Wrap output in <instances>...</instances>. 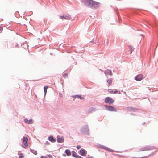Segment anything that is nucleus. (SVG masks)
<instances>
[{
  "label": "nucleus",
  "mask_w": 158,
  "mask_h": 158,
  "mask_svg": "<svg viewBox=\"0 0 158 158\" xmlns=\"http://www.w3.org/2000/svg\"><path fill=\"white\" fill-rule=\"evenodd\" d=\"M24 120V122L27 124H32L33 123V121L32 119L28 120L27 118H25Z\"/></svg>",
  "instance_id": "8"
},
{
  "label": "nucleus",
  "mask_w": 158,
  "mask_h": 158,
  "mask_svg": "<svg viewBox=\"0 0 158 158\" xmlns=\"http://www.w3.org/2000/svg\"><path fill=\"white\" fill-rule=\"evenodd\" d=\"M105 73L106 75H109L111 76L112 75V73L111 72V70H110L109 69L106 70L105 72Z\"/></svg>",
  "instance_id": "9"
},
{
  "label": "nucleus",
  "mask_w": 158,
  "mask_h": 158,
  "mask_svg": "<svg viewBox=\"0 0 158 158\" xmlns=\"http://www.w3.org/2000/svg\"><path fill=\"white\" fill-rule=\"evenodd\" d=\"M48 87L47 86H44V93H45V94H46V93H47V89H48Z\"/></svg>",
  "instance_id": "17"
},
{
  "label": "nucleus",
  "mask_w": 158,
  "mask_h": 158,
  "mask_svg": "<svg viewBox=\"0 0 158 158\" xmlns=\"http://www.w3.org/2000/svg\"><path fill=\"white\" fill-rule=\"evenodd\" d=\"M60 18L61 19H65L69 20L71 19V17L69 14L64 15L63 16H60Z\"/></svg>",
  "instance_id": "5"
},
{
  "label": "nucleus",
  "mask_w": 158,
  "mask_h": 158,
  "mask_svg": "<svg viewBox=\"0 0 158 158\" xmlns=\"http://www.w3.org/2000/svg\"><path fill=\"white\" fill-rule=\"evenodd\" d=\"M85 5L90 7H95L98 6V3L92 0H86L85 2Z\"/></svg>",
  "instance_id": "1"
},
{
  "label": "nucleus",
  "mask_w": 158,
  "mask_h": 158,
  "mask_svg": "<svg viewBox=\"0 0 158 158\" xmlns=\"http://www.w3.org/2000/svg\"><path fill=\"white\" fill-rule=\"evenodd\" d=\"M49 140L52 143H54L56 141L55 139L53 138L52 136H50L48 138Z\"/></svg>",
  "instance_id": "11"
},
{
  "label": "nucleus",
  "mask_w": 158,
  "mask_h": 158,
  "mask_svg": "<svg viewBox=\"0 0 158 158\" xmlns=\"http://www.w3.org/2000/svg\"><path fill=\"white\" fill-rule=\"evenodd\" d=\"M105 102L106 103L111 104L114 102V100L111 98L107 97L105 98Z\"/></svg>",
  "instance_id": "3"
},
{
  "label": "nucleus",
  "mask_w": 158,
  "mask_h": 158,
  "mask_svg": "<svg viewBox=\"0 0 158 158\" xmlns=\"http://www.w3.org/2000/svg\"><path fill=\"white\" fill-rule=\"evenodd\" d=\"M28 139L27 137H24L22 139L23 143L25 146H28Z\"/></svg>",
  "instance_id": "4"
},
{
  "label": "nucleus",
  "mask_w": 158,
  "mask_h": 158,
  "mask_svg": "<svg viewBox=\"0 0 158 158\" xmlns=\"http://www.w3.org/2000/svg\"><path fill=\"white\" fill-rule=\"evenodd\" d=\"M63 155L64 156H65V154H63Z\"/></svg>",
  "instance_id": "32"
},
{
  "label": "nucleus",
  "mask_w": 158,
  "mask_h": 158,
  "mask_svg": "<svg viewBox=\"0 0 158 158\" xmlns=\"http://www.w3.org/2000/svg\"><path fill=\"white\" fill-rule=\"evenodd\" d=\"M34 154L35 155H36L37 154V152L36 151H35L34 153Z\"/></svg>",
  "instance_id": "28"
},
{
  "label": "nucleus",
  "mask_w": 158,
  "mask_h": 158,
  "mask_svg": "<svg viewBox=\"0 0 158 158\" xmlns=\"http://www.w3.org/2000/svg\"><path fill=\"white\" fill-rule=\"evenodd\" d=\"M150 150V149L146 147V148H143L142 149V150H141L140 151H147V150Z\"/></svg>",
  "instance_id": "16"
},
{
  "label": "nucleus",
  "mask_w": 158,
  "mask_h": 158,
  "mask_svg": "<svg viewBox=\"0 0 158 158\" xmlns=\"http://www.w3.org/2000/svg\"><path fill=\"white\" fill-rule=\"evenodd\" d=\"M100 148L102 149H104V150H107V151H108L109 152H114V150L111 149H109L108 148H107L104 146H103V145L100 146Z\"/></svg>",
  "instance_id": "7"
},
{
  "label": "nucleus",
  "mask_w": 158,
  "mask_h": 158,
  "mask_svg": "<svg viewBox=\"0 0 158 158\" xmlns=\"http://www.w3.org/2000/svg\"><path fill=\"white\" fill-rule=\"evenodd\" d=\"M107 82L108 83V86H109L111 84L112 82V79L111 78L108 79L107 80Z\"/></svg>",
  "instance_id": "12"
},
{
  "label": "nucleus",
  "mask_w": 158,
  "mask_h": 158,
  "mask_svg": "<svg viewBox=\"0 0 158 158\" xmlns=\"http://www.w3.org/2000/svg\"><path fill=\"white\" fill-rule=\"evenodd\" d=\"M81 146H80V145H77V148L78 149H80V148H81Z\"/></svg>",
  "instance_id": "26"
},
{
  "label": "nucleus",
  "mask_w": 158,
  "mask_h": 158,
  "mask_svg": "<svg viewBox=\"0 0 158 158\" xmlns=\"http://www.w3.org/2000/svg\"><path fill=\"white\" fill-rule=\"evenodd\" d=\"M45 144L46 145H49L50 144V143L48 141H47L45 143Z\"/></svg>",
  "instance_id": "23"
},
{
  "label": "nucleus",
  "mask_w": 158,
  "mask_h": 158,
  "mask_svg": "<svg viewBox=\"0 0 158 158\" xmlns=\"http://www.w3.org/2000/svg\"><path fill=\"white\" fill-rule=\"evenodd\" d=\"M84 127H83L82 129H81V131L83 132V131L84 130Z\"/></svg>",
  "instance_id": "30"
},
{
  "label": "nucleus",
  "mask_w": 158,
  "mask_h": 158,
  "mask_svg": "<svg viewBox=\"0 0 158 158\" xmlns=\"http://www.w3.org/2000/svg\"><path fill=\"white\" fill-rule=\"evenodd\" d=\"M108 92L110 93H113V90L112 89H109L108 90Z\"/></svg>",
  "instance_id": "21"
},
{
  "label": "nucleus",
  "mask_w": 158,
  "mask_h": 158,
  "mask_svg": "<svg viewBox=\"0 0 158 158\" xmlns=\"http://www.w3.org/2000/svg\"><path fill=\"white\" fill-rule=\"evenodd\" d=\"M145 157H139V158H145Z\"/></svg>",
  "instance_id": "33"
},
{
  "label": "nucleus",
  "mask_w": 158,
  "mask_h": 158,
  "mask_svg": "<svg viewBox=\"0 0 158 158\" xmlns=\"http://www.w3.org/2000/svg\"><path fill=\"white\" fill-rule=\"evenodd\" d=\"M127 110L128 111L132 110V109L131 107H128L127 108Z\"/></svg>",
  "instance_id": "20"
},
{
  "label": "nucleus",
  "mask_w": 158,
  "mask_h": 158,
  "mask_svg": "<svg viewBox=\"0 0 158 158\" xmlns=\"http://www.w3.org/2000/svg\"><path fill=\"white\" fill-rule=\"evenodd\" d=\"M78 97L80 99H84V98L82 97H81V96L80 95H77L76 96V97Z\"/></svg>",
  "instance_id": "19"
},
{
  "label": "nucleus",
  "mask_w": 158,
  "mask_h": 158,
  "mask_svg": "<svg viewBox=\"0 0 158 158\" xmlns=\"http://www.w3.org/2000/svg\"><path fill=\"white\" fill-rule=\"evenodd\" d=\"M80 152V154L81 155L83 156H86V154H85V151L84 150H81Z\"/></svg>",
  "instance_id": "13"
},
{
  "label": "nucleus",
  "mask_w": 158,
  "mask_h": 158,
  "mask_svg": "<svg viewBox=\"0 0 158 158\" xmlns=\"http://www.w3.org/2000/svg\"><path fill=\"white\" fill-rule=\"evenodd\" d=\"M74 157L77 158H83V157L78 155H77L76 156H75Z\"/></svg>",
  "instance_id": "22"
},
{
  "label": "nucleus",
  "mask_w": 158,
  "mask_h": 158,
  "mask_svg": "<svg viewBox=\"0 0 158 158\" xmlns=\"http://www.w3.org/2000/svg\"><path fill=\"white\" fill-rule=\"evenodd\" d=\"M105 108L106 110L110 111H116V109L113 106H108L107 105L105 106Z\"/></svg>",
  "instance_id": "2"
},
{
  "label": "nucleus",
  "mask_w": 158,
  "mask_h": 158,
  "mask_svg": "<svg viewBox=\"0 0 158 158\" xmlns=\"http://www.w3.org/2000/svg\"><path fill=\"white\" fill-rule=\"evenodd\" d=\"M85 128L87 129V126H85Z\"/></svg>",
  "instance_id": "31"
},
{
  "label": "nucleus",
  "mask_w": 158,
  "mask_h": 158,
  "mask_svg": "<svg viewBox=\"0 0 158 158\" xmlns=\"http://www.w3.org/2000/svg\"><path fill=\"white\" fill-rule=\"evenodd\" d=\"M41 158H47V157L46 156H42Z\"/></svg>",
  "instance_id": "27"
},
{
  "label": "nucleus",
  "mask_w": 158,
  "mask_h": 158,
  "mask_svg": "<svg viewBox=\"0 0 158 158\" xmlns=\"http://www.w3.org/2000/svg\"><path fill=\"white\" fill-rule=\"evenodd\" d=\"M65 152L66 153L68 156H69L71 155V152L70 150H66L65 151Z\"/></svg>",
  "instance_id": "14"
},
{
  "label": "nucleus",
  "mask_w": 158,
  "mask_h": 158,
  "mask_svg": "<svg viewBox=\"0 0 158 158\" xmlns=\"http://www.w3.org/2000/svg\"><path fill=\"white\" fill-rule=\"evenodd\" d=\"M143 75L139 74L135 77V79L137 81H140L143 79Z\"/></svg>",
  "instance_id": "6"
},
{
  "label": "nucleus",
  "mask_w": 158,
  "mask_h": 158,
  "mask_svg": "<svg viewBox=\"0 0 158 158\" xmlns=\"http://www.w3.org/2000/svg\"><path fill=\"white\" fill-rule=\"evenodd\" d=\"M57 141L58 142H63L64 139L62 137H60L59 136H57Z\"/></svg>",
  "instance_id": "10"
},
{
  "label": "nucleus",
  "mask_w": 158,
  "mask_h": 158,
  "mask_svg": "<svg viewBox=\"0 0 158 158\" xmlns=\"http://www.w3.org/2000/svg\"><path fill=\"white\" fill-rule=\"evenodd\" d=\"M86 158H93L92 157L89 156V157H87Z\"/></svg>",
  "instance_id": "29"
},
{
  "label": "nucleus",
  "mask_w": 158,
  "mask_h": 158,
  "mask_svg": "<svg viewBox=\"0 0 158 158\" xmlns=\"http://www.w3.org/2000/svg\"><path fill=\"white\" fill-rule=\"evenodd\" d=\"M3 30L2 27H0V33L2 32Z\"/></svg>",
  "instance_id": "25"
},
{
  "label": "nucleus",
  "mask_w": 158,
  "mask_h": 158,
  "mask_svg": "<svg viewBox=\"0 0 158 158\" xmlns=\"http://www.w3.org/2000/svg\"><path fill=\"white\" fill-rule=\"evenodd\" d=\"M19 155V158H23L24 157V156L22 153H20Z\"/></svg>",
  "instance_id": "15"
},
{
  "label": "nucleus",
  "mask_w": 158,
  "mask_h": 158,
  "mask_svg": "<svg viewBox=\"0 0 158 158\" xmlns=\"http://www.w3.org/2000/svg\"><path fill=\"white\" fill-rule=\"evenodd\" d=\"M67 73H65V74H64V75H63V77H64V78H65L66 77H67Z\"/></svg>",
  "instance_id": "24"
},
{
  "label": "nucleus",
  "mask_w": 158,
  "mask_h": 158,
  "mask_svg": "<svg viewBox=\"0 0 158 158\" xmlns=\"http://www.w3.org/2000/svg\"><path fill=\"white\" fill-rule=\"evenodd\" d=\"M77 155H76L75 154L73 155V156L74 157L75 156H76Z\"/></svg>",
  "instance_id": "34"
},
{
  "label": "nucleus",
  "mask_w": 158,
  "mask_h": 158,
  "mask_svg": "<svg viewBox=\"0 0 158 158\" xmlns=\"http://www.w3.org/2000/svg\"><path fill=\"white\" fill-rule=\"evenodd\" d=\"M116 93L118 94H120V91L116 90L113 92V94H116Z\"/></svg>",
  "instance_id": "18"
}]
</instances>
